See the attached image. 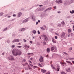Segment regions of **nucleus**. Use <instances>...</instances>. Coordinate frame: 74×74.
<instances>
[{
	"label": "nucleus",
	"instance_id": "obj_32",
	"mask_svg": "<svg viewBox=\"0 0 74 74\" xmlns=\"http://www.w3.org/2000/svg\"><path fill=\"white\" fill-rule=\"evenodd\" d=\"M3 13L1 12L0 13V16H2L3 15Z\"/></svg>",
	"mask_w": 74,
	"mask_h": 74
},
{
	"label": "nucleus",
	"instance_id": "obj_21",
	"mask_svg": "<svg viewBox=\"0 0 74 74\" xmlns=\"http://www.w3.org/2000/svg\"><path fill=\"white\" fill-rule=\"evenodd\" d=\"M67 4H68V2H67V1H65L64 2V5H67Z\"/></svg>",
	"mask_w": 74,
	"mask_h": 74
},
{
	"label": "nucleus",
	"instance_id": "obj_48",
	"mask_svg": "<svg viewBox=\"0 0 74 74\" xmlns=\"http://www.w3.org/2000/svg\"><path fill=\"white\" fill-rule=\"evenodd\" d=\"M46 58H49V56L48 54H47L46 56Z\"/></svg>",
	"mask_w": 74,
	"mask_h": 74
},
{
	"label": "nucleus",
	"instance_id": "obj_3",
	"mask_svg": "<svg viewBox=\"0 0 74 74\" xmlns=\"http://www.w3.org/2000/svg\"><path fill=\"white\" fill-rule=\"evenodd\" d=\"M42 37L43 38L44 41L46 42H47V41L48 40V38L47 36H46V35H43Z\"/></svg>",
	"mask_w": 74,
	"mask_h": 74
},
{
	"label": "nucleus",
	"instance_id": "obj_11",
	"mask_svg": "<svg viewBox=\"0 0 74 74\" xmlns=\"http://www.w3.org/2000/svg\"><path fill=\"white\" fill-rule=\"evenodd\" d=\"M24 47L26 49H28V48H29L30 46H28L26 45H24Z\"/></svg>",
	"mask_w": 74,
	"mask_h": 74
},
{
	"label": "nucleus",
	"instance_id": "obj_27",
	"mask_svg": "<svg viewBox=\"0 0 74 74\" xmlns=\"http://www.w3.org/2000/svg\"><path fill=\"white\" fill-rule=\"evenodd\" d=\"M61 74H67L66 73L64 72V71H62L61 73Z\"/></svg>",
	"mask_w": 74,
	"mask_h": 74
},
{
	"label": "nucleus",
	"instance_id": "obj_7",
	"mask_svg": "<svg viewBox=\"0 0 74 74\" xmlns=\"http://www.w3.org/2000/svg\"><path fill=\"white\" fill-rule=\"evenodd\" d=\"M29 18H28L25 19L22 21V23H25L26 22H28L29 21Z\"/></svg>",
	"mask_w": 74,
	"mask_h": 74
},
{
	"label": "nucleus",
	"instance_id": "obj_12",
	"mask_svg": "<svg viewBox=\"0 0 74 74\" xmlns=\"http://www.w3.org/2000/svg\"><path fill=\"white\" fill-rule=\"evenodd\" d=\"M19 39H15L12 41V42H19Z\"/></svg>",
	"mask_w": 74,
	"mask_h": 74
},
{
	"label": "nucleus",
	"instance_id": "obj_50",
	"mask_svg": "<svg viewBox=\"0 0 74 74\" xmlns=\"http://www.w3.org/2000/svg\"><path fill=\"white\" fill-rule=\"evenodd\" d=\"M34 68H37V66H33Z\"/></svg>",
	"mask_w": 74,
	"mask_h": 74
},
{
	"label": "nucleus",
	"instance_id": "obj_58",
	"mask_svg": "<svg viewBox=\"0 0 74 74\" xmlns=\"http://www.w3.org/2000/svg\"><path fill=\"white\" fill-rule=\"evenodd\" d=\"M48 11V10L47 9H46V10H45V11H44V12H47V11Z\"/></svg>",
	"mask_w": 74,
	"mask_h": 74
},
{
	"label": "nucleus",
	"instance_id": "obj_64",
	"mask_svg": "<svg viewBox=\"0 0 74 74\" xmlns=\"http://www.w3.org/2000/svg\"><path fill=\"white\" fill-rule=\"evenodd\" d=\"M72 62L74 64V61H72Z\"/></svg>",
	"mask_w": 74,
	"mask_h": 74
},
{
	"label": "nucleus",
	"instance_id": "obj_28",
	"mask_svg": "<svg viewBox=\"0 0 74 74\" xmlns=\"http://www.w3.org/2000/svg\"><path fill=\"white\" fill-rule=\"evenodd\" d=\"M40 28L42 30H45V28H44L43 27H40Z\"/></svg>",
	"mask_w": 74,
	"mask_h": 74
},
{
	"label": "nucleus",
	"instance_id": "obj_42",
	"mask_svg": "<svg viewBox=\"0 0 74 74\" xmlns=\"http://www.w3.org/2000/svg\"><path fill=\"white\" fill-rule=\"evenodd\" d=\"M57 67H59L60 68V66H59V65L58 64L57 66Z\"/></svg>",
	"mask_w": 74,
	"mask_h": 74
},
{
	"label": "nucleus",
	"instance_id": "obj_63",
	"mask_svg": "<svg viewBox=\"0 0 74 74\" xmlns=\"http://www.w3.org/2000/svg\"><path fill=\"white\" fill-rule=\"evenodd\" d=\"M42 6H43L42 5H39V7H42Z\"/></svg>",
	"mask_w": 74,
	"mask_h": 74
},
{
	"label": "nucleus",
	"instance_id": "obj_30",
	"mask_svg": "<svg viewBox=\"0 0 74 74\" xmlns=\"http://www.w3.org/2000/svg\"><path fill=\"white\" fill-rule=\"evenodd\" d=\"M69 60H73V59H74V58H69Z\"/></svg>",
	"mask_w": 74,
	"mask_h": 74
},
{
	"label": "nucleus",
	"instance_id": "obj_19",
	"mask_svg": "<svg viewBox=\"0 0 74 74\" xmlns=\"http://www.w3.org/2000/svg\"><path fill=\"white\" fill-rule=\"evenodd\" d=\"M31 18H32V20H33V21H36V19H35V18L33 17V16H31Z\"/></svg>",
	"mask_w": 74,
	"mask_h": 74
},
{
	"label": "nucleus",
	"instance_id": "obj_52",
	"mask_svg": "<svg viewBox=\"0 0 74 74\" xmlns=\"http://www.w3.org/2000/svg\"><path fill=\"white\" fill-rule=\"evenodd\" d=\"M21 10L22 11H24V8H22Z\"/></svg>",
	"mask_w": 74,
	"mask_h": 74
},
{
	"label": "nucleus",
	"instance_id": "obj_23",
	"mask_svg": "<svg viewBox=\"0 0 74 74\" xmlns=\"http://www.w3.org/2000/svg\"><path fill=\"white\" fill-rule=\"evenodd\" d=\"M43 44V45H46V42L45 41H43L42 42Z\"/></svg>",
	"mask_w": 74,
	"mask_h": 74
},
{
	"label": "nucleus",
	"instance_id": "obj_62",
	"mask_svg": "<svg viewBox=\"0 0 74 74\" xmlns=\"http://www.w3.org/2000/svg\"><path fill=\"white\" fill-rule=\"evenodd\" d=\"M24 41V42H26V40H25V39H23Z\"/></svg>",
	"mask_w": 74,
	"mask_h": 74
},
{
	"label": "nucleus",
	"instance_id": "obj_51",
	"mask_svg": "<svg viewBox=\"0 0 74 74\" xmlns=\"http://www.w3.org/2000/svg\"><path fill=\"white\" fill-rule=\"evenodd\" d=\"M58 14H60L61 13V12L60 11H58L57 12Z\"/></svg>",
	"mask_w": 74,
	"mask_h": 74
},
{
	"label": "nucleus",
	"instance_id": "obj_53",
	"mask_svg": "<svg viewBox=\"0 0 74 74\" xmlns=\"http://www.w3.org/2000/svg\"><path fill=\"white\" fill-rule=\"evenodd\" d=\"M23 61L25 62H26V60L25 59H23Z\"/></svg>",
	"mask_w": 74,
	"mask_h": 74
},
{
	"label": "nucleus",
	"instance_id": "obj_25",
	"mask_svg": "<svg viewBox=\"0 0 74 74\" xmlns=\"http://www.w3.org/2000/svg\"><path fill=\"white\" fill-rule=\"evenodd\" d=\"M32 32L34 33V34H36V31L35 30H33L32 31Z\"/></svg>",
	"mask_w": 74,
	"mask_h": 74
},
{
	"label": "nucleus",
	"instance_id": "obj_4",
	"mask_svg": "<svg viewBox=\"0 0 74 74\" xmlns=\"http://www.w3.org/2000/svg\"><path fill=\"white\" fill-rule=\"evenodd\" d=\"M51 66L52 69L55 70V71H59V70H60V68L59 67H57V69H56L55 67L53 66V65H51Z\"/></svg>",
	"mask_w": 74,
	"mask_h": 74
},
{
	"label": "nucleus",
	"instance_id": "obj_60",
	"mask_svg": "<svg viewBox=\"0 0 74 74\" xmlns=\"http://www.w3.org/2000/svg\"><path fill=\"white\" fill-rule=\"evenodd\" d=\"M73 33H71V36L72 37V36H73Z\"/></svg>",
	"mask_w": 74,
	"mask_h": 74
},
{
	"label": "nucleus",
	"instance_id": "obj_34",
	"mask_svg": "<svg viewBox=\"0 0 74 74\" xmlns=\"http://www.w3.org/2000/svg\"><path fill=\"white\" fill-rule=\"evenodd\" d=\"M61 23L62 24V25H64L65 24V23H64V21H63L62 22H61Z\"/></svg>",
	"mask_w": 74,
	"mask_h": 74
},
{
	"label": "nucleus",
	"instance_id": "obj_29",
	"mask_svg": "<svg viewBox=\"0 0 74 74\" xmlns=\"http://www.w3.org/2000/svg\"><path fill=\"white\" fill-rule=\"evenodd\" d=\"M7 30V27L5 28L3 30V32H4V31H6Z\"/></svg>",
	"mask_w": 74,
	"mask_h": 74
},
{
	"label": "nucleus",
	"instance_id": "obj_54",
	"mask_svg": "<svg viewBox=\"0 0 74 74\" xmlns=\"http://www.w3.org/2000/svg\"><path fill=\"white\" fill-rule=\"evenodd\" d=\"M45 74H51L49 72H47Z\"/></svg>",
	"mask_w": 74,
	"mask_h": 74
},
{
	"label": "nucleus",
	"instance_id": "obj_10",
	"mask_svg": "<svg viewBox=\"0 0 74 74\" xmlns=\"http://www.w3.org/2000/svg\"><path fill=\"white\" fill-rule=\"evenodd\" d=\"M41 72L43 73H47V70L45 69H41Z\"/></svg>",
	"mask_w": 74,
	"mask_h": 74
},
{
	"label": "nucleus",
	"instance_id": "obj_20",
	"mask_svg": "<svg viewBox=\"0 0 74 74\" xmlns=\"http://www.w3.org/2000/svg\"><path fill=\"white\" fill-rule=\"evenodd\" d=\"M22 13L21 12H20L18 14V17H20V16H21V15H22Z\"/></svg>",
	"mask_w": 74,
	"mask_h": 74
},
{
	"label": "nucleus",
	"instance_id": "obj_44",
	"mask_svg": "<svg viewBox=\"0 0 74 74\" xmlns=\"http://www.w3.org/2000/svg\"><path fill=\"white\" fill-rule=\"evenodd\" d=\"M39 66H40L41 67H42V65H41V64H39Z\"/></svg>",
	"mask_w": 74,
	"mask_h": 74
},
{
	"label": "nucleus",
	"instance_id": "obj_26",
	"mask_svg": "<svg viewBox=\"0 0 74 74\" xmlns=\"http://www.w3.org/2000/svg\"><path fill=\"white\" fill-rule=\"evenodd\" d=\"M71 29H68V33H71Z\"/></svg>",
	"mask_w": 74,
	"mask_h": 74
},
{
	"label": "nucleus",
	"instance_id": "obj_38",
	"mask_svg": "<svg viewBox=\"0 0 74 74\" xmlns=\"http://www.w3.org/2000/svg\"><path fill=\"white\" fill-rule=\"evenodd\" d=\"M28 68H25V70H28Z\"/></svg>",
	"mask_w": 74,
	"mask_h": 74
},
{
	"label": "nucleus",
	"instance_id": "obj_43",
	"mask_svg": "<svg viewBox=\"0 0 74 74\" xmlns=\"http://www.w3.org/2000/svg\"><path fill=\"white\" fill-rule=\"evenodd\" d=\"M17 47H18V48H21L22 47V46H18Z\"/></svg>",
	"mask_w": 74,
	"mask_h": 74
},
{
	"label": "nucleus",
	"instance_id": "obj_17",
	"mask_svg": "<svg viewBox=\"0 0 74 74\" xmlns=\"http://www.w3.org/2000/svg\"><path fill=\"white\" fill-rule=\"evenodd\" d=\"M47 51L48 53H49L50 52V49L49 48H47Z\"/></svg>",
	"mask_w": 74,
	"mask_h": 74
},
{
	"label": "nucleus",
	"instance_id": "obj_8",
	"mask_svg": "<svg viewBox=\"0 0 74 74\" xmlns=\"http://www.w3.org/2000/svg\"><path fill=\"white\" fill-rule=\"evenodd\" d=\"M60 63L61 64L62 66H64V65H66V62H60Z\"/></svg>",
	"mask_w": 74,
	"mask_h": 74
},
{
	"label": "nucleus",
	"instance_id": "obj_16",
	"mask_svg": "<svg viewBox=\"0 0 74 74\" xmlns=\"http://www.w3.org/2000/svg\"><path fill=\"white\" fill-rule=\"evenodd\" d=\"M66 63H69V64H70V65H73V64L71 62L69 61H66Z\"/></svg>",
	"mask_w": 74,
	"mask_h": 74
},
{
	"label": "nucleus",
	"instance_id": "obj_37",
	"mask_svg": "<svg viewBox=\"0 0 74 74\" xmlns=\"http://www.w3.org/2000/svg\"><path fill=\"white\" fill-rule=\"evenodd\" d=\"M58 26H59V27H61V25L60 24H59L58 25Z\"/></svg>",
	"mask_w": 74,
	"mask_h": 74
},
{
	"label": "nucleus",
	"instance_id": "obj_40",
	"mask_svg": "<svg viewBox=\"0 0 74 74\" xmlns=\"http://www.w3.org/2000/svg\"><path fill=\"white\" fill-rule=\"evenodd\" d=\"M41 64L43 66H44V62H42L41 63Z\"/></svg>",
	"mask_w": 74,
	"mask_h": 74
},
{
	"label": "nucleus",
	"instance_id": "obj_55",
	"mask_svg": "<svg viewBox=\"0 0 74 74\" xmlns=\"http://www.w3.org/2000/svg\"><path fill=\"white\" fill-rule=\"evenodd\" d=\"M13 16H16V14H13V15H12Z\"/></svg>",
	"mask_w": 74,
	"mask_h": 74
},
{
	"label": "nucleus",
	"instance_id": "obj_14",
	"mask_svg": "<svg viewBox=\"0 0 74 74\" xmlns=\"http://www.w3.org/2000/svg\"><path fill=\"white\" fill-rule=\"evenodd\" d=\"M25 28H22L21 29H19V31L20 32H23V31H24V30H25Z\"/></svg>",
	"mask_w": 74,
	"mask_h": 74
},
{
	"label": "nucleus",
	"instance_id": "obj_45",
	"mask_svg": "<svg viewBox=\"0 0 74 74\" xmlns=\"http://www.w3.org/2000/svg\"><path fill=\"white\" fill-rule=\"evenodd\" d=\"M7 42H8V43H10V40H8L7 41Z\"/></svg>",
	"mask_w": 74,
	"mask_h": 74
},
{
	"label": "nucleus",
	"instance_id": "obj_6",
	"mask_svg": "<svg viewBox=\"0 0 74 74\" xmlns=\"http://www.w3.org/2000/svg\"><path fill=\"white\" fill-rule=\"evenodd\" d=\"M55 2L56 3H58V4H59L60 3H62L63 1L62 0H55Z\"/></svg>",
	"mask_w": 74,
	"mask_h": 74
},
{
	"label": "nucleus",
	"instance_id": "obj_22",
	"mask_svg": "<svg viewBox=\"0 0 74 74\" xmlns=\"http://www.w3.org/2000/svg\"><path fill=\"white\" fill-rule=\"evenodd\" d=\"M70 12L71 14H74V10H72V11L70 10Z\"/></svg>",
	"mask_w": 74,
	"mask_h": 74
},
{
	"label": "nucleus",
	"instance_id": "obj_35",
	"mask_svg": "<svg viewBox=\"0 0 74 74\" xmlns=\"http://www.w3.org/2000/svg\"><path fill=\"white\" fill-rule=\"evenodd\" d=\"M55 39H58V36H55Z\"/></svg>",
	"mask_w": 74,
	"mask_h": 74
},
{
	"label": "nucleus",
	"instance_id": "obj_56",
	"mask_svg": "<svg viewBox=\"0 0 74 74\" xmlns=\"http://www.w3.org/2000/svg\"><path fill=\"white\" fill-rule=\"evenodd\" d=\"M29 42L31 44H33V42H32V41H30Z\"/></svg>",
	"mask_w": 74,
	"mask_h": 74
},
{
	"label": "nucleus",
	"instance_id": "obj_49",
	"mask_svg": "<svg viewBox=\"0 0 74 74\" xmlns=\"http://www.w3.org/2000/svg\"><path fill=\"white\" fill-rule=\"evenodd\" d=\"M64 55H67V53L65 52H64Z\"/></svg>",
	"mask_w": 74,
	"mask_h": 74
},
{
	"label": "nucleus",
	"instance_id": "obj_47",
	"mask_svg": "<svg viewBox=\"0 0 74 74\" xmlns=\"http://www.w3.org/2000/svg\"><path fill=\"white\" fill-rule=\"evenodd\" d=\"M15 47V45H12V48H14Z\"/></svg>",
	"mask_w": 74,
	"mask_h": 74
},
{
	"label": "nucleus",
	"instance_id": "obj_2",
	"mask_svg": "<svg viewBox=\"0 0 74 74\" xmlns=\"http://www.w3.org/2000/svg\"><path fill=\"white\" fill-rule=\"evenodd\" d=\"M51 50L53 52H56L58 50L56 47H55L53 46L51 48Z\"/></svg>",
	"mask_w": 74,
	"mask_h": 74
},
{
	"label": "nucleus",
	"instance_id": "obj_36",
	"mask_svg": "<svg viewBox=\"0 0 74 74\" xmlns=\"http://www.w3.org/2000/svg\"><path fill=\"white\" fill-rule=\"evenodd\" d=\"M15 34H12V37L13 38H14L15 37Z\"/></svg>",
	"mask_w": 74,
	"mask_h": 74
},
{
	"label": "nucleus",
	"instance_id": "obj_59",
	"mask_svg": "<svg viewBox=\"0 0 74 74\" xmlns=\"http://www.w3.org/2000/svg\"><path fill=\"white\" fill-rule=\"evenodd\" d=\"M38 21H37L36 22V25H38Z\"/></svg>",
	"mask_w": 74,
	"mask_h": 74
},
{
	"label": "nucleus",
	"instance_id": "obj_46",
	"mask_svg": "<svg viewBox=\"0 0 74 74\" xmlns=\"http://www.w3.org/2000/svg\"><path fill=\"white\" fill-rule=\"evenodd\" d=\"M29 64L31 67H33V65L32 64Z\"/></svg>",
	"mask_w": 74,
	"mask_h": 74
},
{
	"label": "nucleus",
	"instance_id": "obj_5",
	"mask_svg": "<svg viewBox=\"0 0 74 74\" xmlns=\"http://www.w3.org/2000/svg\"><path fill=\"white\" fill-rule=\"evenodd\" d=\"M8 59L10 60H15L14 57L12 56V55H10V57H8Z\"/></svg>",
	"mask_w": 74,
	"mask_h": 74
},
{
	"label": "nucleus",
	"instance_id": "obj_57",
	"mask_svg": "<svg viewBox=\"0 0 74 74\" xmlns=\"http://www.w3.org/2000/svg\"><path fill=\"white\" fill-rule=\"evenodd\" d=\"M67 18H70V16H68L67 17Z\"/></svg>",
	"mask_w": 74,
	"mask_h": 74
},
{
	"label": "nucleus",
	"instance_id": "obj_41",
	"mask_svg": "<svg viewBox=\"0 0 74 74\" xmlns=\"http://www.w3.org/2000/svg\"><path fill=\"white\" fill-rule=\"evenodd\" d=\"M35 7V6H32V7H31L30 8V9L31 10H32V8H33V7Z\"/></svg>",
	"mask_w": 74,
	"mask_h": 74
},
{
	"label": "nucleus",
	"instance_id": "obj_18",
	"mask_svg": "<svg viewBox=\"0 0 74 74\" xmlns=\"http://www.w3.org/2000/svg\"><path fill=\"white\" fill-rule=\"evenodd\" d=\"M52 41L53 43H56V40H55L54 38H52Z\"/></svg>",
	"mask_w": 74,
	"mask_h": 74
},
{
	"label": "nucleus",
	"instance_id": "obj_9",
	"mask_svg": "<svg viewBox=\"0 0 74 74\" xmlns=\"http://www.w3.org/2000/svg\"><path fill=\"white\" fill-rule=\"evenodd\" d=\"M39 61L40 63H42L43 62V57L42 56H40V58L39 59Z\"/></svg>",
	"mask_w": 74,
	"mask_h": 74
},
{
	"label": "nucleus",
	"instance_id": "obj_15",
	"mask_svg": "<svg viewBox=\"0 0 74 74\" xmlns=\"http://www.w3.org/2000/svg\"><path fill=\"white\" fill-rule=\"evenodd\" d=\"M64 36H65V33H63L62 34L61 37V38H63L64 37Z\"/></svg>",
	"mask_w": 74,
	"mask_h": 74
},
{
	"label": "nucleus",
	"instance_id": "obj_33",
	"mask_svg": "<svg viewBox=\"0 0 74 74\" xmlns=\"http://www.w3.org/2000/svg\"><path fill=\"white\" fill-rule=\"evenodd\" d=\"M38 10L39 11H41V8H38Z\"/></svg>",
	"mask_w": 74,
	"mask_h": 74
},
{
	"label": "nucleus",
	"instance_id": "obj_31",
	"mask_svg": "<svg viewBox=\"0 0 74 74\" xmlns=\"http://www.w3.org/2000/svg\"><path fill=\"white\" fill-rule=\"evenodd\" d=\"M51 9H52L51 8H49L47 9L48 11H49V10H51Z\"/></svg>",
	"mask_w": 74,
	"mask_h": 74
},
{
	"label": "nucleus",
	"instance_id": "obj_61",
	"mask_svg": "<svg viewBox=\"0 0 74 74\" xmlns=\"http://www.w3.org/2000/svg\"><path fill=\"white\" fill-rule=\"evenodd\" d=\"M30 55H34L33 53H30Z\"/></svg>",
	"mask_w": 74,
	"mask_h": 74
},
{
	"label": "nucleus",
	"instance_id": "obj_24",
	"mask_svg": "<svg viewBox=\"0 0 74 74\" xmlns=\"http://www.w3.org/2000/svg\"><path fill=\"white\" fill-rule=\"evenodd\" d=\"M28 68L30 70H32V69L30 68V66L29 65V64H28Z\"/></svg>",
	"mask_w": 74,
	"mask_h": 74
},
{
	"label": "nucleus",
	"instance_id": "obj_1",
	"mask_svg": "<svg viewBox=\"0 0 74 74\" xmlns=\"http://www.w3.org/2000/svg\"><path fill=\"white\" fill-rule=\"evenodd\" d=\"M12 52L14 56H17L18 55H21L22 53V52L21 51L18 49H14Z\"/></svg>",
	"mask_w": 74,
	"mask_h": 74
},
{
	"label": "nucleus",
	"instance_id": "obj_39",
	"mask_svg": "<svg viewBox=\"0 0 74 74\" xmlns=\"http://www.w3.org/2000/svg\"><path fill=\"white\" fill-rule=\"evenodd\" d=\"M38 34H40V31L39 30H38Z\"/></svg>",
	"mask_w": 74,
	"mask_h": 74
},
{
	"label": "nucleus",
	"instance_id": "obj_13",
	"mask_svg": "<svg viewBox=\"0 0 74 74\" xmlns=\"http://www.w3.org/2000/svg\"><path fill=\"white\" fill-rule=\"evenodd\" d=\"M66 70L67 72H69V73H70L71 71V70L70 69V68H68V69H66Z\"/></svg>",
	"mask_w": 74,
	"mask_h": 74
}]
</instances>
